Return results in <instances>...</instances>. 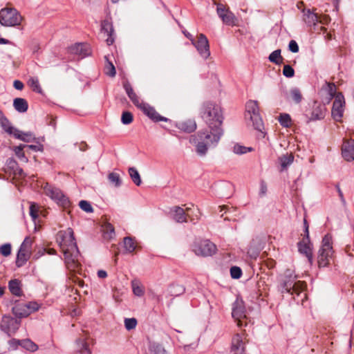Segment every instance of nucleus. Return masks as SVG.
Listing matches in <instances>:
<instances>
[{
    "mask_svg": "<svg viewBox=\"0 0 354 354\" xmlns=\"http://www.w3.org/2000/svg\"><path fill=\"white\" fill-rule=\"evenodd\" d=\"M57 241L63 252L67 269L71 272L80 273L82 269L80 254L73 230L68 228L59 232L57 234Z\"/></svg>",
    "mask_w": 354,
    "mask_h": 354,
    "instance_id": "1",
    "label": "nucleus"
},
{
    "mask_svg": "<svg viewBox=\"0 0 354 354\" xmlns=\"http://www.w3.org/2000/svg\"><path fill=\"white\" fill-rule=\"evenodd\" d=\"M208 129L199 131L197 136L190 139V142L196 145V152L200 156H205L208 149L216 147L224 133L222 127H208Z\"/></svg>",
    "mask_w": 354,
    "mask_h": 354,
    "instance_id": "2",
    "label": "nucleus"
},
{
    "mask_svg": "<svg viewBox=\"0 0 354 354\" xmlns=\"http://www.w3.org/2000/svg\"><path fill=\"white\" fill-rule=\"evenodd\" d=\"M201 114L207 127H222L224 118L220 105L210 102L204 103Z\"/></svg>",
    "mask_w": 354,
    "mask_h": 354,
    "instance_id": "3",
    "label": "nucleus"
},
{
    "mask_svg": "<svg viewBox=\"0 0 354 354\" xmlns=\"http://www.w3.org/2000/svg\"><path fill=\"white\" fill-rule=\"evenodd\" d=\"M305 284L303 281H297L295 277H292L290 274L288 277L283 281L282 284V292H288L292 295H295L293 297L294 299L297 302H301L304 304V299L306 298V294L304 292Z\"/></svg>",
    "mask_w": 354,
    "mask_h": 354,
    "instance_id": "4",
    "label": "nucleus"
},
{
    "mask_svg": "<svg viewBox=\"0 0 354 354\" xmlns=\"http://www.w3.org/2000/svg\"><path fill=\"white\" fill-rule=\"evenodd\" d=\"M333 248V239L330 234L325 235L322 241V245L319 250L318 263L319 267H326L330 265L334 257Z\"/></svg>",
    "mask_w": 354,
    "mask_h": 354,
    "instance_id": "5",
    "label": "nucleus"
},
{
    "mask_svg": "<svg viewBox=\"0 0 354 354\" xmlns=\"http://www.w3.org/2000/svg\"><path fill=\"white\" fill-rule=\"evenodd\" d=\"M23 17L14 8H4L0 10V24L5 27H15L21 24Z\"/></svg>",
    "mask_w": 354,
    "mask_h": 354,
    "instance_id": "6",
    "label": "nucleus"
},
{
    "mask_svg": "<svg viewBox=\"0 0 354 354\" xmlns=\"http://www.w3.org/2000/svg\"><path fill=\"white\" fill-rule=\"evenodd\" d=\"M246 119H249L252 123L253 127L258 130L261 131L263 127L262 119L259 114V106L257 101L250 100L246 103L245 105Z\"/></svg>",
    "mask_w": 354,
    "mask_h": 354,
    "instance_id": "7",
    "label": "nucleus"
},
{
    "mask_svg": "<svg viewBox=\"0 0 354 354\" xmlns=\"http://www.w3.org/2000/svg\"><path fill=\"white\" fill-rule=\"evenodd\" d=\"M43 189L44 194L55 201L58 205L64 207L69 206L70 201L68 198L60 189L46 183L44 186Z\"/></svg>",
    "mask_w": 354,
    "mask_h": 354,
    "instance_id": "8",
    "label": "nucleus"
},
{
    "mask_svg": "<svg viewBox=\"0 0 354 354\" xmlns=\"http://www.w3.org/2000/svg\"><path fill=\"white\" fill-rule=\"evenodd\" d=\"M192 251L197 256L209 257L216 253V246L209 240H202L193 244Z\"/></svg>",
    "mask_w": 354,
    "mask_h": 354,
    "instance_id": "9",
    "label": "nucleus"
},
{
    "mask_svg": "<svg viewBox=\"0 0 354 354\" xmlns=\"http://www.w3.org/2000/svg\"><path fill=\"white\" fill-rule=\"evenodd\" d=\"M345 107V100L342 93H338L335 96L333 108H332V116L336 121H340L343 116Z\"/></svg>",
    "mask_w": 354,
    "mask_h": 354,
    "instance_id": "10",
    "label": "nucleus"
},
{
    "mask_svg": "<svg viewBox=\"0 0 354 354\" xmlns=\"http://www.w3.org/2000/svg\"><path fill=\"white\" fill-rule=\"evenodd\" d=\"M192 45L196 47L203 58L207 59L210 56L209 41L205 35L200 34L197 41H192Z\"/></svg>",
    "mask_w": 354,
    "mask_h": 354,
    "instance_id": "11",
    "label": "nucleus"
},
{
    "mask_svg": "<svg viewBox=\"0 0 354 354\" xmlns=\"http://www.w3.org/2000/svg\"><path fill=\"white\" fill-rule=\"evenodd\" d=\"M20 322L9 316H3L1 320V328L8 335L15 333L19 328Z\"/></svg>",
    "mask_w": 354,
    "mask_h": 354,
    "instance_id": "12",
    "label": "nucleus"
},
{
    "mask_svg": "<svg viewBox=\"0 0 354 354\" xmlns=\"http://www.w3.org/2000/svg\"><path fill=\"white\" fill-rule=\"evenodd\" d=\"M232 316L237 322L239 326L243 325L241 319L245 318L246 315L245 306L241 299H236L233 304Z\"/></svg>",
    "mask_w": 354,
    "mask_h": 354,
    "instance_id": "13",
    "label": "nucleus"
},
{
    "mask_svg": "<svg viewBox=\"0 0 354 354\" xmlns=\"http://www.w3.org/2000/svg\"><path fill=\"white\" fill-rule=\"evenodd\" d=\"M246 340L243 335H235L232 340L231 353L232 354H246L245 352Z\"/></svg>",
    "mask_w": 354,
    "mask_h": 354,
    "instance_id": "14",
    "label": "nucleus"
},
{
    "mask_svg": "<svg viewBox=\"0 0 354 354\" xmlns=\"http://www.w3.org/2000/svg\"><path fill=\"white\" fill-rule=\"evenodd\" d=\"M321 94L323 100L326 103H329L330 101L337 95V87L333 83L326 82L321 88Z\"/></svg>",
    "mask_w": 354,
    "mask_h": 354,
    "instance_id": "15",
    "label": "nucleus"
},
{
    "mask_svg": "<svg viewBox=\"0 0 354 354\" xmlns=\"http://www.w3.org/2000/svg\"><path fill=\"white\" fill-rule=\"evenodd\" d=\"M342 155L346 161L354 160V140H344L342 146Z\"/></svg>",
    "mask_w": 354,
    "mask_h": 354,
    "instance_id": "16",
    "label": "nucleus"
},
{
    "mask_svg": "<svg viewBox=\"0 0 354 354\" xmlns=\"http://www.w3.org/2000/svg\"><path fill=\"white\" fill-rule=\"evenodd\" d=\"M139 109H141L150 119L155 122L167 121V118L159 115L155 109L147 103L144 102Z\"/></svg>",
    "mask_w": 354,
    "mask_h": 354,
    "instance_id": "17",
    "label": "nucleus"
},
{
    "mask_svg": "<svg viewBox=\"0 0 354 354\" xmlns=\"http://www.w3.org/2000/svg\"><path fill=\"white\" fill-rule=\"evenodd\" d=\"M70 52L84 58L91 54L89 46L86 44H76L70 48Z\"/></svg>",
    "mask_w": 354,
    "mask_h": 354,
    "instance_id": "18",
    "label": "nucleus"
},
{
    "mask_svg": "<svg viewBox=\"0 0 354 354\" xmlns=\"http://www.w3.org/2000/svg\"><path fill=\"white\" fill-rule=\"evenodd\" d=\"M298 250L300 253L306 255L310 263L312 262L313 253L309 239L307 241L306 237H304L301 241L299 242Z\"/></svg>",
    "mask_w": 354,
    "mask_h": 354,
    "instance_id": "19",
    "label": "nucleus"
},
{
    "mask_svg": "<svg viewBox=\"0 0 354 354\" xmlns=\"http://www.w3.org/2000/svg\"><path fill=\"white\" fill-rule=\"evenodd\" d=\"M101 30L108 36L106 40V44L109 46L111 45L114 42V37L113 36V28L111 22L108 19L104 20L101 24Z\"/></svg>",
    "mask_w": 354,
    "mask_h": 354,
    "instance_id": "20",
    "label": "nucleus"
},
{
    "mask_svg": "<svg viewBox=\"0 0 354 354\" xmlns=\"http://www.w3.org/2000/svg\"><path fill=\"white\" fill-rule=\"evenodd\" d=\"M262 248V243L259 239H253L248 247L247 253L251 259H255L259 256Z\"/></svg>",
    "mask_w": 354,
    "mask_h": 354,
    "instance_id": "21",
    "label": "nucleus"
},
{
    "mask_svg": "<svg viewBox=\"0 0 354 354\" xmlns=\"http://www.w3.org/2000/svg\"><path fill=\"white\" fill-rule=\"evenodd\" d=\"M303 21L308 26H316L318 22V17L316 13L313 12L310 9L303 10Z\"/></svg>",
    "mask_w": 354,
    "mask_h": 354,
    "instance_id": "22",
    "label": "nucleus"
},
{
    "mask_svg": "<svg viewBox=\"0 0 354 354\" xmlns=\"http://www.w3.org/2000/svg\"><path fill=\"white\" fill-rule=\"evenodd\" d=\"M13 136L15 138L26 142H30L36 140V138L32 133L30 131L24 132L19 130L18 129H16L15 132L13 134Z\"/></svg>",
    "mask_w": 354,
    "mask_h": 354,
    "instance_id": "23",
    "label": "nucleus"
},
{
    "mask_svg": "<svg viewBox=\"0 0 354 354\" xmlns=\"http://www.w3.org/2000/svg\"><path fill=\"white\" fill-rule=\"evenodd\" d=\"M0 126L9 135L13 136L16 131V128L12 127L9 120L4 116L0 111Z\"/></svg>",
    "mask_w": 354,
    "mask_h": 354,
    "instance_id": "24",
    "label": "nucleus"
},
{
    "mask_svg": "<svg viewBox=\"0 0 354 354\" xmlns=\"http://www.w3.org/2000/svg\"><path fill=\"white\" fill-rule=\"evenodd\" d=\"M171 213L174 219L176 222H186V214L185 210L182 207L176 206L171 209Z\"/></svg>",
    "mask_w": 354,
    "mask_h": 354,
    "instance_id": "25",
    "label": "nucleus"
},
{
    "mask_svg": "<svg viewBox=\"0 0 354 354\" xmlns=\"http://www.w3.org/2000/svg\"><path fill=\"white\" fill-rule=\"evenodd\" d=\"M278 160L281 166V170L283 171L291 165L294 161V156L292 153L283 154L279 157Z\"/></svg>",
    "mask_w": 354,
    "mask_h": 354,
    "instance_id": "26",
    "label": "nucleus"
},
{
    "mask_svg": "<svg viewBox=\"0 0 354 354\" xmlns=\"http://www.w3.org/2000/svg\"><path fill=\"white\" fill-rule=\"evenodd\" d=\"M179 129L187 133H191L196 130V124L195 121L188 120L184 122H179L177 125Z\"/></svg>",
    "mask_w": 354,
    "mask_h": 354,
    "instance_id": "27",
    "label": "nucleus"
},
{
    "mask_svg": "<svg viewBox=\"0 0 354 354\" xmlns=\"http://www.w3.org/2000/svg\"><path fill=\"white\" fill-rule=\"evenodd\" d=\"M286 97L288 100H292L296 104L300 103L303 98L301 91L297 87L291 88Z\"/></svg>",
    "mask_w": 354,
    "mask_h": 354,
    "instance_id": "28",
    "label": "nucleus"
},
{
    "mask_svg": "<svg viewBox=\"0 0 354 354\" xmlns=\"http://www.w3.org/2000/svg\"><path fill=\"white\" fill-rule=\"evenodd\" d=\"M133 293L139 297L145 295V287L142 283L138 279H133L131 282Z\"/></svg>",
    "mask_w": 354,
    "mask_h": 354,
    "instance_id": "29",
    "label": "nucleus"
},
{
    "mask_svg": "<svg viewBox=\"0 0 354 354\" xmlns=\"http://www.w3.org/2000/svg\"><path fill=\"white\" fill-rule=\"evenodd\" d=\"M13 106L17 111L24 113L28 110V104L25 99L17 97L13 100Z\"/></svg>",
    "mask_w": 354,
    "mask_h": 354,
    "instance_id": "30",
    "label": "nucleus"
},
{
    "mask_svg": "<svg viewBox=\"0 0 354 354\" xmlns=\"http://www.w3.org/2000/svg\"><path fill=\"white\" fill-rule=\"evenodd\" d=\"M8 288L10 292L15 296L21 295V282L18 279L10 280L8 283Z\"/></svg>",
    "mask_w": 354,
    "mask_h": 354,
    "instance_id": "31",
    "label": "nucleus"
},
{
    "mask_svg": "<svg viewBox=\"0 0 354 354\" xmlns=\"http://www.w3.org/2000/svg\"><path fill=\"white\" fill-rule=\"evenodd\" d=\"M25 307H26L25 304H15L12 308V312L19 318L28 317L29 315L28 311Z\"/></svg>",
    "mask_w": 354,
    "mask_h": 354,
    "instance_id": "32",
    "label": "nucleus"
},
{
    "mask_svg": "<svg viewBox=\"0 0 354 354\" xmlns=\"http://www.w3.org/2000/svg\"><path fill=\"white\" fill-rule=\"evenodd\" d=\"M77 349L81 354H91V351L85 338H79L76 340Z\"/></svg>",
    "mask_w": 354,
    "mask_h": 354,
    "instance_id": "33",
    "label": "nucleus"
},
{
    "mask_svg": "<svg viewBox=\"0 0 354 354\" xmlns=\"http://www.w3.org/2000/svg\"><path fill=\"white\" fill-rule=\"evenodd\" d=\"M123 243L125 252L127 253L133 252L136 248V242L132 237H124L123 240Z\"/></svg>",
    "mask_w": 354,
    "mask_h": 354,
    "instance_id": "34",
    "label": "nucleus"
},
{
    "mask_svg": "<svg viewBox=\"0 0 354 354\" xmlns=\"http://www.w3.org/2000/svg\"><path fill=\"white\" fill-rule=\"evenodd\" d=\"M149 351L150 354H167L164 347L156 342L150 343Z\"/></svg>",
    "mask_w": 354,
    "mask_h": 354,
    "instance_id": "35",
    "label": "nucleus"
},
{
    "mask_svg": "<svg viewBox=\"0 0 354 354\" xmlns=\"http://www.w3.org/2000/svg\"><path fill=\"white\" fill-rule=\"evenodd\" d=\"M29 255V251L20 248L17 257V264L18 266H22L27 260Z\"/></svg>",
    "mask_w": 354,
    "mask_h": 354,
    "instance_id": "36",
    "label": "nucleus"
},
{
    "mask_svg": "<svg viewBox=\"0 0 354 354\" xmlns=\"http://www.w3.org/2000/svg\"><path fill=\"white\" fill-rule=\"evenodd\" d=\"M104 237L106 239L111 240L115 237V229L111 223H106L103 226Z\"/></svg>",
    "mask_w": 354,
    "mask_h": 354,
    "instance_id": "37",
    "label": "nucleus"
},
{
    "mask_svg": "<svg viewBox=\"0 0 354 354\" xmlns=\"http://www.w3.org/2000/svg\"><path fill=\"white\" fill-rule=\"evenodd\" d=\"M129 174L133 182L137 185H140L142 180L140 178L138 171L135 167H130L129 169Z\"/></svg>",
    "mask_w": 354,
    "mask_h": 354,
    "instance_id": "38",
    "label": "nucleus"
},
{
    "mask_svg": "<svg viewBox=\"0 0 354 354\" xmlns=\"http://www.w3.org/2000/svg\"><path fill=\"white\" fill-rule=\"evenodd\" d=\"M20 346L31 352L36 351L38 349L37 345L29 339L21 340Z\"/></svg>",
    "mask_w": 354,
    "mask_h": 354,
    "instance_id": "39",
    "label": "nucleus"
},
{
    "mask_svg": "<svg viewBox=\"0 0 354 354\" xmlns=\"http://www.w3.org/2000/svg\"><path fill=\"white\" fill-rule=\"evenodd\" d=\"M28 85L30 86L33 91L37 92L38 93H42V89L40 86L39 80L37 77H30L28 80Z\"/></svg>",
    "mask_w": 354,
    "mask_h": 354,
    "instance_id": "40",
    "label": "nucleus"
},
{
    "mask_svg": "<svg viewBox=\"0 0 354 354\" xmlns=\"http://www.w3.org/2000/svg\"><path fill=\"white\" fill-rule=\"evenodd\" d=\"M26 147V145H19L17 147L14 148V151L15 155L18 157L19 160L24 162H28V158L26 157L24 152L23 151L24 149Z\"/></svg>",
    "mask_w": 354,
    "mask_h": 354,
    "instance_id": "41",
    "label": "nucleus"
},
{
    "mask_svg": "<svg viewBox=\"0 0 354 354\" xmlns=\"http://www.w3.org/2000/svg\"><path fill=\"white\" fill-rule=\"evenodd\" d=\"M268 59L270 62L279 64L283 59L281 55V50L277 49L272 52L269 55Z\"/></svg>",
    "mask_w": 354,
    "mask_h": 354,
    "instance_id": "42",
    "label": "nucleus"
},
{
    "mask_svg": "<svg viewBox=\"0 0 354 354\" xmlns=\"http://www.w3.org/2000/svg\"><path fill=\"white\" fill-rule=\"evenodd\" d=\"M252 150H253V149L252 147H246L243 145H240L239 144L234 145L232 148V151L235 154H238V155L245 154L248 152L252 151Z\"/></svg>",
    "mask_w": 354,
    "mask_h": 354,
    "instance_id": "43",
    "label": "nucleus"
},
{
    "mask_svg": "<svg viewBox=\"0 0 354 354\" xmlns=\"http://www.w3.org/2000/svg\"><path fill=\"white\" fill-rule=\"evenodd\" d=\"M108 179L110 181V183L113 184L115 187H119L122 184L120 175L117 173H110L108 176Z\"/></svg>",
    "mask_w": 354,
    "mask_h": 354,
    "instance_id": "44",
    "label": "nucleus"
},
{
    "mask_svg": "<svg viewBox=\"0 0 354 354\" xmlns=\"http://www.w3.org/2000/svg\"><path fill=\"white\" fill-rule=\"evenodd\" d=\"M220 18L222 19L223 22L227 25L233 24L235 20V16L231 11L227 12V14H225L224 15H222Z\"/></svg>",
    "mask_w": 354,
    "mask_h": 354,
    "instance_id": "45",
    "label": "nucleus"
},
{
    "mask_svg": "<svg viewBox=\"0 0 354 354\" xmlns=\"http://www.w3.org/2000/svg\"><path fill=\"white\" fill-rule=\"evenodd\" d=\"M39 206L35 203H31L30 205V215L33 221H35V220L38 218L39 216Z\"/></svg>",
    "mask_w": 354,
    "mask_h": 354,
    "instance_id": "46",
    "label": "nucleus"
},
{
    "mask_svg": "<svg viewBox=\"0 0 354 354\" xmlns=\"http://www.w3.org/2000/svg\"><path fill=\"white\" fill-rule=\"evenodd\" d=\"M105 58L107 61V64L104 69L105 73L110 77H114L116 73L115 66L111 62L108 60L106 57H105Z\"/></svg>",
    "mask_w": 354,
    "mask_h": 354,
    "instance_id": "47",
    "label": "nucleus"
},
{
    "mask_svg": "<svg viewBox=\"0 0 354 354\" xmlns=\"http://www.w3.org/2000/svg\"><path fill=\"white\" fill-rule=\"evenodd\" d=\"M137 320L136 318H125L124 326L127 330L134 329L137 326Z\"/></svg>",
    "mask_w": 354,
    "mask_h": 354,
    "instance_id": "48",
    "label": "nucleus"
},
{
    "mask_svg": "<svg viewBox=\"0 0 354 354\" xmlns=\"http://www.w3.org/2000/svg\"><path fill=\"white\" fill-rule=\"evenodd\" d=\"M279 122L281 126L288 127L290 124V117L288 114H281L279 116Z\"/></svg>",
    "mask_w": 354,
    "mask_h": 354,
    "instance_id": "49",
    "label": "nucleus"
},
{
    "mask_svg": "<svg viewBox=\"0 0 354 354\" xmlns=\"http://www.w3.org/2000/svg\"><path fill=\"white\" fill-rule=\"evenodd\" d=\"M230 275H231L232 278L238 279L242 275V270L238 266H232L230 268Z\"/></svg>",
    "mask_w": 354,
    "mask_h": 354,
    "instance_id": "50",
    "label": "nucleus"
},
{
    "mask_svg": "<svg viewBox=\"0 0 354 354\" xmlns=\"http://www.w3.org/2000/svg\"><path fill=\"white\" fill-rule=\"evenodd\" d=\"M121 121L124 124H129L131 123L133 121V115L129 111L123 112Z\"/></svg>",
    "mask_w": 354,
    "mask_h": 354,
    "instance_id": "51",
    "label": "nucleus"
},
{
    "mask_svg": "<svg viewBox=\"0 0 354 354\" xmlns=\"http://www.w3.org/2000/svg\"><path fill=\"white\" fill-rule=\"evenodd\" d=\"M0 253L4 257L9 256L11 254V245L10 243H5L1 245Z\"/></svg>",
    "mask_w": 354,
    "mask_h": 354,
    "instance_id": "52",
    "label": "nucleus"
},
{
    "mask_svg": "<svg viewBox=\"0 0 354 354\" xmlns=\"http://www.w3.org/2000/svg\"><path fill=\"white\" fill-rule=\"evenodd\" d=\"M185 288L180 285L173 286L170 288V292L173 295L177 296L184 292Z\"/></svg>",
    "mask_w": 354,
    "mask_h": 354,
    "instance_id": "53",
    "label": "nucleus"
},
{
    "mask_svg": "<svg viewBox=\"0 0 354 354\" xmlns=\"http://www.w3.org/2000/svg\"><path fill=\"white\" fill-rule=\"evenodd\" d=\"M324 116V112L320 110V106H317L314 109L312 113V118L313 120H320L321 118H323Z\"/></svg>",
    "mask_w": 354,
    "mask_h": 354,
    "instance_id": "54",
    "label": "nucleus"
},
{
    "mask_svg": "<svg viewBox=\"0 0 354 354\" xmlns=\"http://www.w3.org/2000/svg\"><path fill=\"white\" fill-rule=\"evenodd\" d=\"M79 205L82 210L87 213H90L93 211L91 204L86 201H81Z\"/></svg>",
    "mask_w": 354,
    "mask_h": 354,
    "instance_id": "55",
    "label": "nucleus"
},
{
    "mask_svg": "<svg viewBox=\"0 0 354 354\" xmlns=\"http://www.w3.org/2000/svg\"><path fill=\"white\" fill-rule=\"evenodd\" d=\"M129 99L131 100V102L134 104L135 106H136L138 108H140L142 104L144 103V102L140 101L138 96L136 95V93L134 92L130 95L128 96Z\"/></svg>",
    "mask_w": 354,
    "mask_h": 354,
    "instance_id": "56",
    "label": "nucleus"
},
{
    "mask_svg": "<svg viewBox=\"0 0 354 354\" xmlns=\"http://www.w3.org/2000/svg\"><path fill=\"white\" fill-rule=\"evenodd\" d=\"M283 75L286 77H292L295 71L290 65H285L283 68Z\"/></svg>",
    "mask_w": 354,
    "mask_h": 354,
    "instance_id": "57",
    "label": "nucleus"
},
{
    "mask_svg": "<svg viewBox=\"0 0 354 354\" xmlns=\"http://www.w3.org/2000/svg\"><path fill=\"white\" fill-rule=\"evenodd\" d=\"M25 304L29 315L39 309V304L36 302H28Z\"/></svg>",
    "mask_w": 354,
    "mask_h": 354,
    "instance_id": "58",
    "label": "nucleus"
},
{
    "mask_svg": "<svg viewBox=\"0 0 354 354\" xmlns=\"http://www.w3.org/2000/svg\"><path fill=\"white\" fill-rule=\"evenodd\" d=\"M230 11V10L228 8H227L224 5L221 3L217 4L216 12L219 17H221L222 15L227 14V12Z\"/></svg>",
    "mask_w": 354,
    "mask_h": 354,
    "instance_id": "59",
    "label": "nucleus"
},
{
    "mask_svg": "<svg viewBox=\"0 0 354 354\" xmlns=\"http://www.w3.org/2000/svg\"><path fill=\"white\" fill-rule=\"evenodd\" d=\"M32 239L30 237H26L23 243H21L20 248L29 251L30 246L32 245Z\"/></svg>",
    "mask_w": 354,
    "mask_h": 354,
    "instance_id": "60",
    "label": "nucleus"
},
{
    "mask_svg": "<svg viewBox=\"0 0 354 354\" xmlns=\"http://www.w3.org/2000/svg\"><path fill=\"white\" fill-rule=\"evenodd\" d=\"M288 49L291 52L296 53L299 52V46L295 40H291L288 44Z\"/></svg>",
    "mask_w": 354,
    "mask_h": 354,
    "instance_id": "61",
    "label": "nucleus"
},
{
    "mask_svg": "<svg viewBox=\"0 0 354 354\" xmlns=\"http://www.w3.org/2000/svg\"><path fill=\"white\" fill-rule=\"evenodd\" d=\"M25 148H28L32 149L35 151H42L44 149V147L41 145H26Z\"/></svg>",
    "mask_w": 354,
    "mask_h": 354,
    "instance_id": "62",
    "label": "nucleus"
},
{
    "mask_svg": "<svg viewBox=\"0 0 354 354\" xmlns=\"http://www.w3.org/2000/svg\"><path fill=\"white\" fill-rule=\"evenodd\" d=\"M123 86L128 96L134 93L129 82H125L123 84Z\"/></svg>",
    "mask_w": 354,
    "mask_h": 354,
    "instance_id": "63",
    "label": "nucleus"
},
{
    "mask_svg": "<svg viewBox=\"0 0 354 354\" xmlns=\"http://www.w3.org/2000/svg\"><path fill=\"white\" fill-rule=\"evenodd\" d=\"M267 192V185L264 181H261L260 183V190L259 194L262 196L265 195Z\"/></svg>",
    "mask_w": 354,
    "mask_h": 354,
    "instance_id": "64",
    "label": "nucleus"
}]
</instances>
